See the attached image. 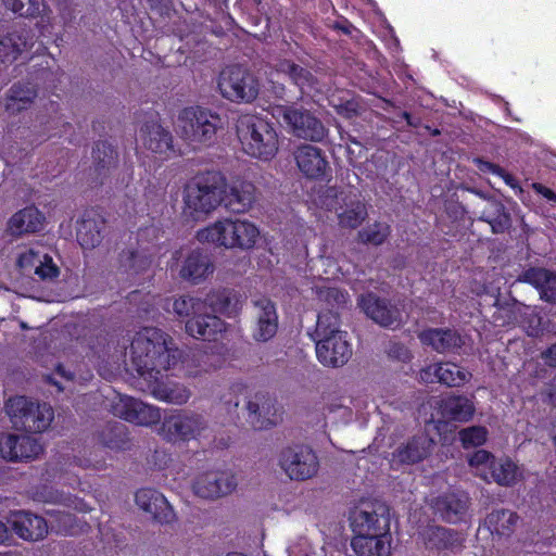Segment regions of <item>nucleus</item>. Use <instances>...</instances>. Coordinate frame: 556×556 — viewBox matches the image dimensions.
Segmentation results:
<instances>
[{
	"instance_id": "1",
	"label": "nucleus",
	"mask_w": 556,
	"mask_h": 556,
	"mask_svg": "<svg viewBox=\"0 0 556 556\" xmlns=\"http://www.w3.org/2000/svg\"><path fill=\"white\" fill-rule=\"evenodd\" d=\"M129 354L132 366L146 380L168 371L180 358L173 339L157 328H143L137 332Z\"/></svg>"
},
{
	"instance_id": "2",
	"label": "nucleus",
	"mask_w": 556,
	"mask_h": 556,
	"mask_svg": "<svg viewBox=\"0 0 556 556\" xmlns=\"http://www.w3.org/2000/svg\"><path fill=\"white\" fill-rule=\"evenodd\" d=\"M318 361L328 367H339L352 356V346L346 332L340 329L339 315L333 311L318 314L313 333Z\"/></svg>"
},
{
	"instance_id": "3",
	"label": "nucleus",
	"mask_w": 556,
	"mask_h": 556,
	"mask_svg": "<svg viewBox=\"0 0 556 556\" xmlns=\"http://www.w3.org/2000/svg\"><path fill=\"white\" fill-rule=\"evenodd\" d=\"M226 178L219 172H207L193 178L184 190V213L193 219H204L222 204Z\"/></svg>"
},
{
	"instance_id": "4",
	"label": "nucleus",
	"mask_w": 556,
	"mask_h": 556,
	"mask_svg": "<svg viewBox=\"0 0 556 556\" xmlns=\"http://www.w3.org/2000/svg\"><path fill=\"white\" fill-rule=\"evenodd\" d=\"M236 129L241 148L249 156L270 161L278 153V132L265 118L253 114L241 115Z\"/></svg>"
},
{
	"instance_id": "5",
	"label": "nucleus",
	"mask_w": 556,
	"mask_h": 556,
	"mask_svg": "<svg viewBox=\"0 0 556 556\" xmlns=\"http://www.w3.org/2000/svg\"><path fill=\"white\" fill-rule=\"evenodd\" d=\"M260 230L255 224L241 218H222L197 232L201 243L228 250L247 251L255 247Z\"/></svg>"
},
{
	"instance_id": "6",
	"label": "nucleus",
	"mask_w": 556,
	"mask_h": 556,
	"mask_svg": "<svg viewBox=\"0 0 556 556\" xmlns=\"http://www.w3.org/2000/svg\"><path fill=\"white\" fill-rule=\"evenodd\" d=\"M5 409L16 428L29 432L47 430L54 417L49 404L35 403L25 396L11 397L5 404Z\"/></svg>"
},
{
	"instance_id": "7",
	"label": "nucleus",
	"mask_w": 556,
	"mask_h": 556,
	"mask_svg": "<svg viewBox=\"0 0 556 556\" xmlns=\"http://www.w3.org/2000/svg\"><path fill=\"white\" fill-rule=\"evenodd\" d=\"M217 89L228 101L250 103L256 99L260 84L249 70L239 65H230L220 71L217 77Z\"/></svg>"
},
{
	"instance_id": "8",
	"label": "nucleus",
	"mask_w": 556,
	"mask_h": 556,
	"mask_svg": "<svg viewBox=\"0 0 556 556\" xmlns=\"http://www.w3.org/2000/svg\"><path fill=\"white\" fill-rule=\"evenodd\" d=\"M15 265L22 275H34L42 281H52L60 275V268L53 262L48 248L39 242L18 248Z\"/></svg>"
},
{
	"instance_id": "9",
	"label": "nucleus",
	"mask_w": 556,
	"mask_h": 556,
	"mask_svg": "<svg viewBox=\"0 0 556 556\" xmlns=\"http://www.w3.org/2000/svg\"><path fill=\"white\" fill-rule=\"evenodd\" d=\"M220 123V117L210 111L187 108L178 116L177 129L191 143H206L214 138Z\"/></svg>"
},
{
	"instance_id": "10",
	"label": "nucleus",
	"mask_w": 556,
	"mask_h": 556,
	"mask_svg": "<svg viewBox=\"0 0 556 556\" xmlns=\"http://www.w3.org/2000/svg\"><path fill=\"white\" fill-rule=\"evenodd\" d=\"M205 428L206 422L201 415L176 410L163 419L159 434L168 442H188L197 439Z\"/></svg>"
},
{
	"instance_id": "11",
	"label": "nucleus",
	"mask_w": 556,
	"mask_h": 556,
	"mask_svg": "<svg viewBox=\"0 0 556 556\" xmlns=\"http://www.w3.org/2000/svg\"><path fill=\"white\" fill-rule=\"evenodd\" d=\"M318 203L328 211H336L340 226L345 228H357L367 217V210L362 201H348V198L334 187L327 188L319 195Z\"/></svg>"
},
{
	"instance_id": "12",
	"label": "nucleus",
	"mask_w": 556,
	"mask_h": 556,
	"mask_svg": "<svg viewBox=\"0 0 556 556\" xmlns=\"http://www.w3.org/2000/svg\"><path fill=\"white\" fill-rule=\"evenodd\" d=\"M280 469L295 481L313 478L319 468L316 454L307 446H288L280 451L278 456Z\"/></svg>"
},
{
	"instance_id": "13",
	"label": "nucleus",
	"mask_w": 556,
	"mask_h": 556,
	"mask_svg": "<svg viewBox=\"0 0 556 556\" xmlns=\"http://www.w3.org/2000/svg\"><path fill=\"white\" fill-rule=\"evenodd\" d=\"M273 115L289 126L299 138L321 141L326 136L324 124L307 110L280 105L274 109Z\"/></svg>"
},
{
	"instance_id": "14",
	"label": "nucleus",
	"mask_w": 556,
	"mask_h": 556,
	"mask_svg": "<svg viewBox=\"0 0 556 556\" xmlns=\"http://www.w3.org/2000/svg\"><path fill=\"white\" fill-rule=\"evenodd\" d=\"M175 263L170 264L178 270V276L192 285H199L205 281L215 270L214 263L210 255L200 249H193L187 252L177 251L174 254Z\"/></svg>"
},
{
	"instance_id": "15",
	"label": "nucleus",
	"mask_w": 556,
	"mask_h": 556,
	"mask_svg": "<svg viewBox=\"0 0 556 556\" xmlns=\"http://www.w3.org/2000/svg\"><path fill=\"white\" fill-rule=\"evenodd\" d=\"M111 409L114 416L139 426L154 425L162 417L159 407L127 395H118L112 402Z\"/></svg>"
},
{
	"instance_id": "16",
	"label": "nucleus",
	"mask_w": 556,
	"mask_h": 556,
	"mask_svg": "<svg viewBox=\"0 0 556 556\" xmlns=\"http://www.w3.org/2000/svg\"><path fill=\"white\" fill-rule=\"evenodd\" d=\"M351 527L355 534L361 535L391 534L389 509L383 504L357 509L351 517Z\"/></svg>"
},
{
	"instance_id": "17",
	"label": "nucleus",
	"mask_w": 556,
	"mask_h": 556,
	"mask_svg": "<svg viewBox=\"0 0 556 556\" xmlns=\"http://www.w3.org/2000/svg\"><path fill=\"white\" fill-rule=\"evenodd\" d=\"M42 452V446L37 439L22 434L0 431V459L17 462L31 459Z\"/></svg>"
},
{
	"instance_id": "18",
	"label": "nucleus",
	"mask_w": 556,
	"mask_h": 556,
	"mask_svg": "<svg viewBox=\"0 0 556 556\" xmlns=\"http://www.w3.org/2000/svg\"><path fill=\"white\" fill-rule=\"evenodd\" d=\"M7 522L12 527L16 535L24 541H42L49 533L47 520L28 510L10 511Z\"/></svg>"
},
{
	"instance_id": "19",
	"label": "nucleus",
	"mask_w": 556,
	"mask_h": 556,
	"mask_svg": "<svg viewBox=\"0 0 556 556\" xmlns=\"http://www.w3.org/2000/svg\"><path fill=\"white\" fill-rule=\"evenodd\" d=\"M237 486V480L229 472H204L193 483L194 493L207 500L217 498L231 493Z\"/></svg>"
},
{
	"instance_id": "20",
	"label": "nucleus",
	"mask_w": 556,
	"mask_h": 556,
	"mask_svg": "<svg viewBox=\"0 0 556 556\" xmlns=\"http://www.w3.org/2000/svg\"><path fill=\"white\" fill-rule=\"evenodd\" d=\"M34 46V35L24 27L0 34V62L12 64Z\"/></svg>"
},
{
	"instance_id": "21",
	"label": "nucleus",
	"mask_w": 556,
	"mask_h": 556,
	"mask_svg": "<svg viewBox=\"0 0 556 556\" xmlns=\"http://www.w3.org/2000/svg\"><path fill=\"white\" fill-rule=\"evenodd\" d=\"M142 147L161 159L174 154L173 136L156 121L146 123L139 132Z\"/></svg>"
},
{
	"instance_id": "22",
	"label": "nucleus",
	"mask_w": 556,
	"mask_h": 556,
	"mask_svg": "<svg viewBox=\"0 0 556 556\" xmlns=\"http://www.w3.org/2000/svg\"><path fill=\"white\" fill-rule=\"evenodd\" d=\"M137 506L149 514L160 523H170L175 520V513L166 497L159 491L143 488L136 492Z\"/></svg>"
},
{
	"instance_id": "23",
	"label": "nucleus",
	"mask_w": 556,
	"mask_h": 556,
	"mask_svg": "<svg viewBox=\"0 0 556 556\" xmlns=\"http://www.w3.org/2000/svg\"><path fill=\"white\" fill-rule=\"evenodd\" d=\"M434 445V442L426 433H420L407 442L401 444L393 453L391 464L393 467L399 465H413L427 458Z\"/></svg>"
},
{
	"instance_id": "24",
	"label": "nucleus",
	"mask_w": 556,
	"mask_h": 556,
	"mask_svg": "<svg viewBox=\"0 0 556 556\" xmlns=\"http://www.w3.org/2000/svg\"><path fill=\"white\" fill-rule=\"evenodd\" d=\"M255 327L253 338L258 342H267L275 337L278 329V315L274 302L267 298H258L254 302Z\"/></svg>"
},
{
	"instance_id": "25",
	"label": "nucleus",
	"mask_w": 556,
	"mask_h": 556,
	"mask_svg": "<svg viewBox=\"0 0 556 556\" xmlns=\"http://www.w3.org/2000/svg\"><path fill=\"white\" fill-rule=\"evenodd\" d=\"M358 305L370 319L383 327H397L401 323L397 308L372 293L362 295Z\"/></svg>"
},
{
	"instance_id": "26",
	"label": "nucleus",
	"mask_w": 556,
	"mask_h": 556,
	"mask_svg": "<svg viewBox=\"0 0 556 556\" xmlns=\"http://www.w3.org/2000/svg\"><path fill=\"white\" fill-rule=\"evenodd\" d=\"M293 155L300 172L307 178L318 179L326 175L328 162L321 149L312 144H301Z\"/></svg>"
},
{
	"instance_id": "27",
	"label": "nucleus",
	"mask_w": 556,
	"mask_h": 556,
	"mask_svg": "<svg viewBox=\"0 0 556 556\" xmlns=\"http://www.w3.org/2000/svg\"><path fill=\"white\" fill-rule=\"evenodd\" d=\"M38 97V89L31 83H14L4 94V111L15 116L28 111Z\"/></svg>"
},
{
	"instance_id": "28",
	"label": "nucleus",
	"mask_w": 556,
	"mask_h": 556,
	"mask_svg": "<svg viewBox=\"0 0 556 556\" xmlns=\"http://www.w3.org/2000/svg\"><path fill=\"white\" fill-rule=\"evenodd\" d=\"M45 222V215L36 206L29 205L10 217L8 230L12 236L31 235L41 231Z\"/></svg>"
},
{
	"instance_id": "29",
	"label": "nucleus",
	"mask_w": 556,
	"mask_h": 556,
	"mask_svg": "<svg viewBox=\"0 0 556 556\" xmlns=\"http://www.w3.org/2000/svg\"><path fill=\"white\" fill-rule=\"evenodd\" d=\"M186 332L201 340H214L225 331L226 324L214 314H206L202 311L186 321Z\"/></svg>"
},
{
	"instance_id": "30",
	"label": "nucleus",
	"mask_w": 556,
	"mask_h": 556,
	"mask_svg": "<svg viewBox=\"0 0 556 556\" xmlns=\"http://www.w3.org/2000/svg\"><path fill=\"white\" fill-rule=\"evenodd\" d=\"M151 386L152 395L163 402L181 405L190 399V391L184 384L169 380L167 375L162 372L157 378L148 380Z\"/></svg>"
},
{
	"instance_id": "31",
	"label": "nucleus",
	"mask_w": 556,
	"mask_h": 556,
	"mask_svg": "<svg viewBox=\"0 0 556 556\" xmlns=\"http://www.w3.org/2000/svg\"><path fill=\"white\" fill-rule=\"evenodd\" d=\"M247 408L249 420L255 429L269 428L280 419L275 402L264 395H255L248 402Z\"/></svg>"
},
{
	"instance_id": "32",
	"label": "nucleus",
	"mask_w": 556,
	"mask_h": 556,
	"mask_svg": "<svg viewBox=\"0 0 556 556\" xmlns=\"http://www.w3.org/2000/svg\"><path fill=\"white\" fill-rule=\"evenodd\" d=\"M255 186L249 181H238L228 187L226 184V193L223 204L235 213H244L249 211L256 200Z\"/></svg>"
},
{
	"instance_id": "33",
	"label": "nucleus",
	"mask_w": 556,
	"mask_h": 556,
	"mask_svg": "<svg viewBox=\"0 0 556 556\" xmlns=\"http://www.w3.org/2000/svg\"><path fill=\"white\" fill-rule=\"evenodd\" d=\"M434 510L446 521L457 522L466 515L469 496L465 493H450L432 502Z\"/></svg>"
},
{
	"instance_id": "34",
	"label": "nucleus",
	"mask_w": 556,
	"mask_h": 556,
	"mask_svg": "<svg viewBox=\"0 0 556 556\" xmlns=\"http://www.w3.org/2000/svg\"><path fill=\"white\" fill-rule=\"evenodd\" d=\"M351 546L356 556H390L392 548L391 534L361 535L355 534Z\"/></svg>"
},
{
	"instance_id": "35",
	"label": "nucleus",
	"mask_w": 556,
	"mask_h": 556,
	"mask_svg": "<svg viewBox=\"0 0 556 556\" xmlns=\"http://www.w3.org/2000/svg\"><path fill=\"white\" fill-rule=\"evenodd\" d=\"M419 339L439 353L455 351L463 344L462 337L451 329H428L419 333Z\"/></svg>"
},
{
	"instance_id": "36",
	"label": "nucleus",
	"mask_w": 556,
	"mask_h": 556,
	"mask_svg": "<svg viewBox=\"0 0 556 556\" xmlns=\"http://www.w3.org/2000/svg\"><path fill=\"white\" fill-rule=\"evenodd\" d=\"M425 543L430 548L439 551H457L462 547L464 538L451 529L430 526L424 533Z\"/></svg>"
},
{
	"instance_id": "37",
	"label": "nucleus",
	"mask_w": 556,
	"mask_h": 556,
	"mask_svg": "<svg viewBox=\"0 0 556 556\" xmlns=\"http://www.w3.org/2000/svg\"><path fill=\"white\" fill-rule=\"evenodd\" d=\"M519 280L534 286L544 301L556 303L555 274L544 268H530L522 274Z\"/></svg>"
},
{
	"instance_id": "38",
	"label": "nucleus",
	"mask_w": 556,
	"mask_h": 556,
	"mask_svg": "<svg viewBox=\"0 0 556 556\" xmlns=\"http://www.w3.org/2000/svg\"><path fill=\"white\" fill-rule=\"evenodd\" d=\"M439 409L446 420L465 422L475 414V405L471 400L462 395L447 396L442 399Z\"/></svg>"
},
{
	"instance_id": "39",
	"label": "nucleus",
	"mask_w": 556,
	"mask_h": 556,
	"mask_svg": "<svg viewBox=\"0 0 556 556\" xmlns=\"http://www.w3.org/2000/svg\"><path fill=\"white\" fill-rule=\"evenodd\" d=\"M31 496L34 501L50 504H62L80 513H86L91 509V507L83 500L76 496L66 495L64 492H60L47 484L37 486L33 491Z\"/></svg>"
},
{
	"instance_id": "40",
	"label": "nucleus",
	"mask_w": 556,
	"mask_h": 556,
	"mask_svg": "<svg viewBox=\"0 0 556 556\" xmlns=\"http://www.w3.org/2000/svg\"><path fill=\"white\" fill-rule=\"evenodd\" d=\"M203 302H205V309L210 307L214 313H220L228 317L236 316L242 307L239 296L229 290L212 291Z\"/></svg>"
},
{
	"instance_id": "41",
	"label": "nucleus",
	"mask_w": 556,
	"mask_h": 556,
	"mask_svg": "<svg viewBox=\"0 0 556 556\" xmlns=\"http://www.w3.org/2000/svg\"><path fill=\"white\" fill-rule=\"evenodd\" d=\"M489 476L490 482L494 481L500 485L510 486L521 479L522 472L511 459L501 458L494 459Z\"/></svg>"
},
{
	"instance_id": "42",
	"label": "nucleus",
	"mask_w": 556,
	"mask_h": 556,
	"mask_svg": "<svg viewBox=\"0 0 556 556\" xmlns=\"http://www.w3.org/2000/svg\"><path fill=\"white\" fill-rule=\"evenodd\" d=\"M278 71L287 75L302 92L318 90L317 80L313 74L298 64L290 61H281L278 65Z\"/></svg>"
},
{
	"instance_id": "43",
	"label": "nucleus",
	"mask_w": 556,
	"mask_h": 556,
	"mask_svg": "<svg viewBox=\"0 0 556 556\" xmlns=\"http://www.w3.org/2000/svg\"><path fill=\"white\" fill-rule=\"evenodd\" d=\"M519 517L516 513L500 509L488 515L485 525L488 529L500 536H509L516 529Z\"/></svg>"
},
{
	"instance_id": "44",
	"label": "nucleus",
	"mask_w": 556,
	"mask_h": 556,
	"mask_svg": "<svg viewBox=\"0 0 556 556\" xmlns=\"http://www.w3.org/2000/svg\"><path fill=\"white\" fill-rule=\"evenodd\" d=\"M103 224L93 219H85L77 229V241L83 249L90 250L102 240Z\"/></svg>"
},
{
	"instance_id": "45",
	"label": "nucleus",
	"mask_w": 556,
	"mask_h": 556,
	"mask_svg": "<svg viewBox=\"0 0 556 556\" xmlns=\"http://www.w3.org/2000/svg\"><path fill=\"white\" fill-rule=\"evenodd\" d=\"M438 381L447 387H460L470 378V372L454 363L438 364Z\"/></svg>"
},
{
	"instance_id": "46",
	"label": "nucleus",
	"mask_w": 556,
	"mask_h": 556,
	"mask_svg": "<svg viewBox=\"0 0 556 556\" xmlns=\"http://www.w3.org/2000/svg\"><path fill=\"white\" fill-rule=\"evenodd\" d=\"M4 7L20 16L37 17L47 10L45 0H2Z\"/></svg>"
},
{
	"instance_id": "47",
	"label": "nucleus",
	"mask_w": 556,
	"mask_h": 556,
	"mask_svg": "<svg viewBox=\"0 0 556 556\" xmlns=\"http://www.w3.org/2000/svg\"><path fill=\"white\" fill-rule=\"evenodd\" d=\"M202 311H205V302L199 298L182 295L173 302V312L181 318H191Z\"/></svg>"
},
{
	"instance_id": "48",
	"label": "nucleus",
	"mask_w": 556,
	"mask_h": 556,
	"mask_svg": "<svg viewBox=\"0 0 556 556\" xmlns=\"http://www.w3.org/2000/svg\"><path fill=\"white\" fill-rule=\"evenodd\" d=\"M494 456L485 450L476 451L469 457V466L472 468L473 473L480 477L485 482L490 483V470L494 463Z\"/></svg>"
},
{
	"instance_id": "49",
	"label": "nucleus",
	"mask_w": 556,
	"mask_h": 556,
	"mask_svg": "<svg viewBox=\"0 0 556 556\" xmlns=\"http://www.w3.org/2000/svg\"><path fill=\"white\" fill-rule=\"evenodd\" d=\"M492 207L496 216L483 212L480 219L489 223L494 233H502L509 227V215L505 213L504 206L500 203H492Z\"/></svg>"
},
{
	"instance_id": "50",
	"label": "nucleus",
	"mask_w": 556,
	"mask_h": 556,
	"mask_svg": "<svg viewBox=\"0 0 556 556\" xmlns=\"http://www.w3.org/2000/svg\"><path fill=\"white\" fill-rule=\"evenodd\" d=\"M390 230L387 224L376 223L358 232V239L364 243L379 245L384 242Z\"/></svg>"
},
{
	"instance_id": "51",
	"label": "nucleus",
	"mask_w": 556,
	"mask_h": 556,
	"mask_svg": "<svg viewBox=\"0 0 556 556\" xmlns=\"http://www.w3.org/2000/svg\"><path fill=\"white\" fill-rule=\"evenodd\" d=\"M316 294L320 301L332 307L343 306L349 301V294L345 291L330 286L316 287Z\"/></svg>"
},
{
	"instance_id": "52",
	"label": "nucleus",
	"mask_w": 556,
	"mask_h": 556,
	"mask_svg": "<svg viewBox=\"0 0 556 556\" xmlns=\"http://www.w3.org/2000/svg\"><path fill=\"white\" fill-rule=\"evenodd\" d=\"M486 429L480 426H472L459 431V439L466 448L482 445L486 441Z\"/></svg>"
},
{
	"instance_id": "53",
	"label": "nucleus",
	"mask_w": 556,
	"mask_h": 556,
	"mask_svg": "<svg viewBox=\"0 0 556 556\" xmlns=\"http://www.w3.org/2000/svg\"><path fill=\"white\" fill-rule=\"evenodd\" d=\"M53 518L52 529H54L58 533L63 534H74L75 531V517L70 513L51 510L48 511Z\"/></svg>"
},
{
	"instance_id": "54",
	"label": "nucleus",
	"mask_w": 556,
	"mask_h": 556,
	"mask_svg": "<svg viewBox=\"0 0 556 556\" xmlns=\"http://www.w3.org/2000/svg\"><path fill=\"white\" fill-rule=\"evenodd\" d=\"M93 159L101 168L111 167L115 164L117 153L108 142H99L93 149Z\"/></svg>"
},
{
	"instance_id": "55",
	"label": "nucleus",
	"mask_w": 556,
	"mask_h": 556,
	"mask_svg": "<svg viewBox=\"0 0 556 556\" xmlns=\"http://www.w3.org/2000/svg\"><path fill=\"white\" fill-rule=\"evenodd\" d=\"M523 328L526 329L528 336L536 337L542 330V320L541 317L534 309L528 308L525 313V319L522 321Z\"/></svg>"
},
{
	"instance_id": "56",
	"label": "nucleus",
	"mask_w": 556,
	"mask_h": 556,
	"mask_svg": "<svg viewBox=\"0 0 556 556\" xmlns=\"http://www.w3.org/2000/svg\"><path fill=\"white\" fill-rule=\"evenodd\" d=\"M438 364L430 365L426 368H422L419 372V378L422 382L432 383L438 381Z\"/></svg>"
},
{
	"instance_id": "57",
	"label": "nucleus",
	"mask_w": 556,
	"mask_h": 556,
	"mask_svg": "<svg viewBox=\"0 0 556 556\" xmlns=\"http://www.w3.org/2000/svg\"><path fill=\"white\" fill-rule=\"evenodd\" d=\"M338 114L351 118L357 114V104L354 101H346L340 105H337Z\"/></svg>"
},
{
	"instance_id": "58",
	"label": "nucleus",
	"mask_w": 556,
	"mask_h": 556,
	"mask_svg": "<svg viewBox=\"0 0 556 556\" xmlns=\"http://www.w3.org/2000/svg\"><path fill=\"white\" fill-rule=\"evenodd\" d=\"M532 188L538 194L542 195L547 202H549L552 204L556 203V193L552 189H549L539 182H534L532 185Z\"/></svg>"
},
{
	"instance_id": "59",
	"label": "nucleus",
	"mask_w": 556,
	"mask_h": 556,
	"mask_svg": "<svg viewBox=\"0 0 556 556\" xmlns=\"http://www.w3.org/2000/svg\"><path fill=\"white\" fill-rule=\"evenodd\" d=\"M475 163L482 173L502 174V168L493 163L482 161L481 159H475Z\"/></svg>"
},
{
	"instance_id": "60",
	"label": "nucleus",
	"mask_w": 556,
	"mask_h": 556,
	"mask_svg": "<svg viewBox=\"0 0 556 556\" xmlns=\"http://www.w3.org/2000/svg\"><path fill=\"white\" fill-rule=\"evenodd\" d=\"M497 176L503 178L505 184L507 186H509L510 188L521 191V188H520L518 181L510 174L506 173L503 168H502V174H497Z\"/></svg>"
},
{
	"instance_id": "61",
	"label": "nucleus",
	"mask_w": 556,
	"mask_h": 556,
	"mask_svg": "<svg viewBox=\"0 0 556 556\" xmlns=\"http://www.w3.org/2000/svg\"><path fill=\"white\" fill-rule=\"evenodd\" d=\"M544 357L548 365L556 367V343L545 352Z\"/></svg>"
},
{
	"instance_id": "62",
	"label": "nucleus",
	"mask_w": 556,
	"mask_h": 556,
	"mask_svg": "<svg viewBox=\"0 0 556 556\" xmlns=\"http://www.w3.org/2000/svg\"><path fill=\"white\" fill-rule=\"evenodd\" d=\"M9 539V530L4 522L0 521V544Z\"/></svg>"
},
{
	"instance_id": "63",
	"label": "nucleus",
	"mask_w": 556,
	"mask_h": 556,
	"mask_svg": "<svg viewBox=\"0 0 556 556\" xmlns=\"http://www.w3.org/2000/svg\"><path fill=\"white\" fill-rule=\"evenodd\" d=\"M548 396H549L551 402H552L554 405H556V388H555V389H553V390L549 392Z\"/></svg>"
},
{
	"instance_id": "64",
	"label": "nucleus",
	"mask_w": 556,
	"mask_h": 556,
	"mask_svg": "<svg viewBox=\"0 0 556 556\" xmlns=\"http://www.w3.org/2000/svg\"><path fill=\"white\" fill-rule=\"evenodd\" d=\"M0 556H23V555L17 552H7V553H0Z\"/></svg>"
}]
</instances>
